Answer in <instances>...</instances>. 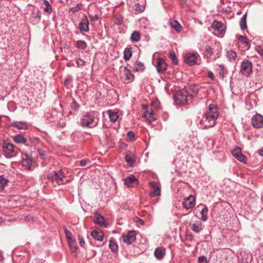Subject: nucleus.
<instances>
[{
	"instance_id": "1",
	"label": "nucleus",
	"mask_w": 263,
	"mask_h": 263,
	"mask_svg": "<svg viewBox=\"0 0 263 263\" xmlns=\"http://www.w3.org/2000/svg\"><path fill=\"white\" fill-rule=\"evenodd\" d=\"M218 116L217 108L214 104H210L208 109L204 112L199 123L202 125L203 129H207L213 127L216 122Z\"/></svg>"
},
{
	"instance_id": "2",
	"label": "nucleus",
	"mask_w": 263,
	"mask_h": 263,
	"mask_svg": "<svg viewBox=\"0 0 263 263\" xmlns=\"http://www.w3.org/2000/svg\"><path fill=\"white\" fill-rule=\"evenodd\" d=\"M99 112L91 111L85 113L80 119V124L83 127L94 128L97 127L100 121Z\"/></svg>"
},
{
	"instance_id": "3",
	"label": "nucleus",
	"mask_w": 263,
	"mask_h": 263,
	"mask_svg": "<svg viewBox=\"0 0 263 263\" xmlns=\"http://www.w3.org/2000/svg\"><path fill=\"white\" fill-rule=\"evenodd\" d=\"M252 64L248 60L241 62L240 71L242 75L248 77L252 71Z\"/></svg>"
},
{
	"instance_id": "4",
	"label": "nucleus",
	"mask_w": 263,
	"mask_h": 263,
	"mask_svg": "<svg viewBox=\"0 0 263 263\" xmlns=\"http://www.w3.org/2000/svg\"><path fill=\"white\" fill-rule=\"evenodd\" d=\"M149 185L151 187V191L149 195L151 197L160 196L161 194L160 184L158 182H150Z\"/></svg>"
},
{
	"instance_id": "5",
	"label": "nucleus",
	"mask_w": 263,
	"mask_h": 263,
	"mask_svg": "<svg viewBox=\"0 0 263 263\" xmlns=\"http://www.w3.org/2000/svg\"><path fill=\"white\" fill-rule=\"evenodd\" d=\"M3 148L6 157L10 158L12 157V153L14 151V145L8 140H4Z\"/></svg>"
},
{
	"instance_id": "6",
	"label": "nucleus",
	"mask_w": 263,
	"mask_h": 263,
	"mask_svg": "<svg viewBox=\"0 0 263 263\" xmlns=\"http://www.w3.org/2000/svg\"><path fill=\"white\" fill-rule=\"evenodd\" d=\"M251 124L255 128L263 127V116L259 114L254 115L251 118Z\"/></svg>"
},
{
	"instance_id": "7",
	"label": "nucleus",
	"mask_w": 263,
	"mask_h": 263,
	"mask_svg": "<svg viewBox=\"0 0 263 263\" xmlns=\"http://www.w3.org/2000/svg\"><path fill=\"white\" fill-rule=\"evenodd\" d=\"M196 204V198L192 195H190L188 197L184 198L183 202V207L186 209H190L193 208Z\"/></svg>"
},
{
	"instance_id": "8",
	"label": "nucleus",
	"mask_w": 263,
	"mask_h": 263,
	"mask_svg": "<svg viewBox=\"0 0 263 263\" xmlns=\"http://www.w3.org/2000/svg\"><path fill=\"white\" fill-rule=\"evenodd\" d=\"M168 65L165 60L163 58L157 59V62L156 67L157 71L160 73H164L167 70Z\"/></svg>"
},
{
	"instance_id": "9",
	"label": "nucleus",
	"mask_w": 263,
	"mask_h": 263,
	"mask_svg": "<svg viewBox=\"0 0 263 263\" xmlns=\"http://www.w3.org/2000/svg\"><path fill=\"white\" fill-rule=\"evenodd\" d=\"M189 96H190V93L188 91L185 89H182L178 92L176 99L179 101L181 104H183L186 102Z\"/></svg>"
},
{
	"instance_id": "10",
	"label": "nucleus",
	"mask_w": 263,
	"mask_h": 263,
	"mask_svg": "<svg viewBox=\"0 0 263 263\" xmlns=\"http://www.w3.org/2000/svg\"><path fill=\"white\" fill-rule=\"evenodd\" d=\"M122 237L124 242L130 245L136 240V232L135 231H130L127 234L123 235Z\"/></svg>"
},
{
	"instance_id": "11",
	"label": "nucleus",
	"mask_w": 263,
	"mask_h": 263,
	"mask_svg": "<svg viewBox=\"0 0 263 263\" xmlns=\"http://www.w3.org/2000/svg\"><path fill=\"white\" fill-rule=\"evenodd\" d=\"M198 56L197 53H188L185 56V62L190 66L194 65L197 63Z\"/></svg>"
},
{
	"instance_id": "12",
	"label": "nucleus",
	"mask_w": 263,
	"mask_h": 263,
	"mask_svg": "<svg viewBox=\"0 0 263 263\" xmlns=\"http://www.w3.org/2000/svg\"><path fill=\"white\" fill-rule=\"evenodd\" d=\"M94 222L96 224L104 228H106L108 226V223L105 221L104 218L98 213H96L94 215Z\"/></svg>"
},
{
	"instance_id": "13",
	"label": "nucleus",
	"mask_w": 263,
	"mask_h": 263,
	"mask_svg": "<svg viewBox=\"0 0 263 263\" xmlns=\"http://www.w3.org/2000/svg\"><path fill=\"white\" fill-rule=\"evenodd\" d=\"M22 164L26 170H30L32 168V160L28 155H24L22 156Z\"/></svg>"
},
{
	"instance_id": "14",
	"label": "nucleus",
	"mask_w": 263,
	"mask_h": 263,
	"mask_svg": "<svg viewBox=\"0 0 263 263\" xmlns=\"http://www.w3.org/2000/svg\"><path fill=\"white\" fill-rule=\"evenodd\" d=\"M139 181L134 175H130L124 180V184L128 187H133L138 184Z\"/></svg>"
},
{
	"instance_id": "15",
	"label": "nucleus",
	"mask_w": 263,
	"mask_h": 263,
	"mask_svg": "<svg viewBox=\"0 0 263 263\" xmlns=\"http://www.w3.org/2000/svg\"><path fill=\"white\" fill-rule=\"evenodd\" d=\"M211 27L212 29L217 30L221 34L225 32V27L223 23L219 21H215L213 22Z\"/></svg>"
},
{
	"instance_id": "16",
	"label": "nucleus",
	"mask_w": 263,
	"mask_h": 263,
	"mask_svg": "<svg viewBox=\"0 0 263 263\" xmlns=\"http://www.w3.org/2000/svg\"><path fill=\"white\" fill-rule=\"evenodd\" d=\"M79 29L81 33L89 31V21L86 17L82 19L79 24Z\"/></svg>"
},
{
	"instance_id": "17",
	"label": "nucleus",
	"mask_w": 263,
	"mask_h": 263,
	"mask_svg": "<svg viewBox=\"0 0 263 263\" xmlns=\"http://www.w3.org/2000/svg\"><path fill=\"white\" fill-rule=\"evenodd\" d=\"M41 20V15L37 9H33L32 11L31 16L30 17V21L33 24L38 23Z\"/></svg>"
},
{
	"instance_id": "18",
	"label": "nucleus",
	"mask_w": 263,
	"mask_h": 263,
	"mask_svg": "<svg viewBox=\"0 0 263 263\" xmlns=\"http://www.w3.org/2000/svg\"><path fill=\"white\" fill-rule=\"evenodd\" d=\"M190 227L192 231L196 233H200L204 228L203 225L200 221H196L195 223H191Z\"/></svg>"
},
{
	"instance_id": "19",
	"label": "nucleus",
	"mask_w": 263,
	"mask_h": 263,
	"mask_svg": "<svg viewBox=\"0 0 263 263\" xmlns=\"http://www.w3.org/2000/svg\"><path fill=\"white\" fill-rule=\"evenodd\" d=\"M123 72L125 76V78H124V80L125 81H127V82H131L134 80V75L132 73L130 70L127 69L126 67L124 68Z\"/></svg>"
},
{
	"instance_id": "20",
	"label": "nucleus",
	"mask_w": 263,
	"mask_h": 263,
	"mask_svg": "<svg viewBox=\"0 0 263 263\" xmlns=\"http://www.w3.org/2000/svg\"><path fill=\"white\" fill-rule=\"evenodd\" d=\"M165 254V249L163 247L157 248L154 252L155 256L158 259L163 258Z\"/></svg>"
},
{
	"instance_id": "21",
	"label": "nucleus",
	"mask_w": 263,
	"mask_h": 263,
	"mask_svg": "<svg viewBox=\"0 0 263 263\" xmlns=\"http://www.w3.org/2000/svg\"><path fill=\"white\" fill-rule=\"evenodd\" d=\"M142 116L146 118L150 122L155 120L154 111L153 110H151L150 112L147 110L144 111L142 114Z\"/></svg>"
},
{
	"instance_id": "22",
	"label": "nucleus",
	"mask_w": 263,
	"mask_h": 263,
	"mask_svg": "<svg viewBox=\"0 0 263 263\" xmlns=\"http://www.w3.org/2000/svg\"><path fill=\"white\" fill-rule=\"evenodd\" d=\"M169 24L171 27L174 28L177 32H180L182 30V27L177 21L170 20Z\"/></svg>"
},
{
	"instance_id": "23",
	"label": "nucleus",
	"mask_w": 263,
	"mask_h": 263,
	"mask_svg": "<svg viewBox=\"0 0 263 263\" xmlns=\"http://www.w3.org/2000/svg\"><path fill=\"white\" fill-rule=\"evenodd\" d=\"M64 177V175L63 173L62 172L61 170L53 172L52 178L57 182H59L60 181H62Z\"/></svg>"
},
{
	"instance_id": "24",
	"label": "nucleus",
	"mask_w": 263,
	"mask_h": 263,
	"mask_svg": "<svg viewBox=\"0 0 263 263\" xmlns=\"http://www.w3.org/2000/svg\"><path fill=\"white\" fill-rule=\"evenodd\" d=\"M91 236L96 240L102 241L104 237V234L102 231H92Z\"/></svg>"
},
{
	"instance_id": "25",
	"label": "nucleus",
	"mask_w": 263,
	"mask_h": 263,
	"mask_svg": "<svg viewBox=\"0 0 263 263\" xmlns=\"http://www.w3.org/2000/svg\"><path fill=\"white\" fill-rule=\"evenodd\" d=\"M144 65L143 63L136 61L134 65L133 70L142 71L144 69Z\"/></svg>"
},
{
	"instance_id": "26",
	"label": "nucleus",
	"mask_w": 263,
	"mask_h": 263,
	"mask_svg": "<svg viewBox=\"0 0 263 263\" xmlns=\"http://www.w3.org/2000/svg\"><path fill=\"white\" fill-rule=\"evenodd\" d=\"M213 53V48L211 46L206 45L205 47V51L204 53V56L207 58L209 59L211 58Z\"/></svg>"
},
{
	"instance_id": "27",
	"label": "nucleus",
	"mask_w": 263,
	"mask_h": 263,
	"mask_svg": "<svg viewBox=\"0 0 263 263\" xmlns=\"http://www.w3.org/2000/svg\"><path fill=\"white\" fill-rule=\"evenodd\" d=\"M238 41L240 44L244 45L247 47V49H249L250 48V44L247 41L246 36L239 35L238 37Z\"/></svg>"
},
{
	"instance_id": "28",
	"label": "nucleus",
	"mask_w": 263,
	"mask_h": 263,
	"mask_svg": "<svg viewBox=\"0 0 263 263\" xmlns=\"http://www.w3.org/2000/svg\"><path fill=\"white\" fill-rule=\"evenodd\" d=\"M227 57L230 62L234 61L237 58V54L233 50H228L227 51Z\"/></svg>"
},
{
	"instance_id": "29",
	"label": "nucleus",
	"mask_w": 263,
	"mask_h": 263,
	"mask_svg": "<svg viewBox=\"0 0 263 263\" xmlns=\"http://www.w3.org/2000/svg\"><path fill=\"white\" fill-rule=\"evenodd\" d=\"M11 126L20 129H26L27 127L26 123L23 122H13L11 123Z\"/></svg>"
},
{
	"instance_id": "30",
	"label": "nucleus",
	"mask_w": 263,
	"mask_h": 263,
	"mask_svg": "<svg viewBox=\"0 0 263 263\" xmlns=\"http://www.w3.org/2000/svg\"><path fill=\"white\" fill-rule=\"evenodd\" d=\"M108 112L110 121L115 122L119 118L118 113L111 110H109Z\"/></svg>"
},
{
	"instance_id": "31",
	"label": "nucleus",
	"mask_w": 263,
	"mask_h": 263,
	"mask_svg": "<svg viewBox=\"0 0 263 263\" xmlns=\"http://www.w3.org/2000/svg\"><path fill=\"white\" fill-rule=\"evenodd\" d=\"M247 13H246L242 16V17L240 19V22H239V25H240V28L242 30H245L247 28Z\"/></svg>"
},
{
	"instance_id": "32",
	"label": "nucleus",
	"mask_w": 263,
	"mask_h": 263,
	"mask_svg": "<svg viewBox=\"0 0 263 263\" xmlns=\"http://www.w3.org/2000/svg\"><path fill=\"white\" fill-rule=\"evenodd\" d=\"M132 48H126L124 51V59L125 61H128L132 56Z\"/></svg>"
},
{
	"instance_id": "33",
	"label": "nucleus",
	"mask_w": 263,
	"mask_h": 263,
	"mask_svg": "<svg viewBox=\"0 0 263 263\" xmlns=\"http://www.w3.org/2000/svg\"><path fill=\"white\" fill-rule=\"evenodd\" d=\"M141 38L140 33L139 32L135 31H134L130 36V40L132 42H137L140 41Z\"/></svg>"
},
{
	"instance_id": "34",
	"label": "nucleus",
	"mask_w": 263,
	"mask_h": 263,
	"mask_svg": "<svg viewBox=\"0 0 263 263\" xmlns=\"http://www.w3.org/2000/svg\"><path fill=\"white\" fill-rule=\"evenodd\" d=\"M13 140L17 143H25L26 142V139L20 134L14 136Z\"/></svg>"
},
{
	"instance_id": "35",
	"label": "nucleus",
	"mask_w": 263,
	"mask_h": 263,
	"mask_svg": "<svg viewBox=\"0 0 263 263\" xmlns=\"http://www.w3.org/2000/svg\"><path fill=\"white\" fill-rule=\"evenodd\" d=\"M68 244L71 248L72 252H74L77 249V245L74 239H71L67 240Z\"/></svg>"
},
{
	"instance_id": "36",
	"label": "nucleus",
	"mask_w": 263,
	"mask_h": 263,
	"mask_svg": "<svg viewBox=\"0 0 263 263\" xmlns=\"http://www.w3.org/2000/svg\"><path fill=\"white\" fill-rule=\"evenodd\" d=\"M208 212V208L205 205L201 211V219L203 221H206L208 220L207 213Z\"/></svg>"
},
{
	"instance_id": "37",
	"label": "nucleus",
	"mask_w": 263,
	"mask_h": 263,
	"mask_svg": "<svg viewBox=\"0 0 263 263\" xmlns=\"http://www.w3.org/2000/svg\"><path fill=\"white\" fill-rule=\"evenodd\" d=\"M76 46L77 48L80 49H85L87 48V45L85 41L79 40L76 42Z\"/></svg>"
},
{
	"instance_id": "38",
	"label": "nucleus",
	"mask_w": 263,
	"mask_h": 263,
	"mask_svg": "<svg viewBox=\"0 0 263 263\" xmlns=\"http://www.w3.org/2000/svg\"><path fill=\"white\" fill-rule=\"evenodd\" d=\"M43 3L45 5L43 11L45 13H51L52 11V7L47 0H43Z\"/></svg>"
},
{
	"instance_id": "39",
	"label": "nucleus",
	"mask_w": 263,
	"mask_h": 263,
	"mask_svg": "<svg viewBox=\"0 0 263 263\" xmlns=\"http://www.w3.org/2000/svg\"><path fill=\"white\" fill-rule=\"evenodd\" d=\"M241 151V148L240 147L236 146L235 148L232 151L231 153L233 156L235 158H237V157H238V155L242 153Z\"/></svg>"
},
{
	"instance_id": "40",
	"label": "nucleus",
	"mask_w": 263,
	"mask_h": 263,
	"mask_svg": "<svg viewBox=\"0 0 263 263\" xmlns=\"http://www.w3.org/2000/svg\"><path fill=\"white\" fill-rule=\"evenodd\" d=\"M189 90L190 96L193 97L197 94L198 88L196 85H190Z\"/></svg>"
},
{
	"instance_id": "41",
	"label": "nucleus",
	"mask_w": 263,
	"mask_h": 263,
	"mask_svg": "<svg viewBox=\"0 0 263 263\" xmlns=\"http://www.w3.org/2000/svg\"><path fill=\"white\" fill-rule=\"evenodd\" d=\"M133 9L137 13H140L144 11V7L142 5L138 3L135 4L133 6Z\"/></svg>"
},
{
	"instance_id": "42",
	"label": "nucleus",
	"mask_w": 263,
	"mask_h": 263,
	"mask_svg": "<svg viewBox=\"0 0 263 263\" xmlns=\"http://www.w3.org/2000/svg\"><path fill=\"white\" fill-rule=\"evenodd\" d=\"M8 182L7 179L4 177V176H0V190H3Z\"/></svg>"
},
{
	"instance_id": "43",
	"label": "nucleus",
	"mask_w": 263,
	"mask_h": 263,
	"mask_svg": "<svg viewBox=\"0 0 263 263\" xmlns=\"http://www.w3.org/2000/svg\"><path fill=\"white\" fill-rule=\"evenodd\" d=\"M168 57L172 60L173 63L175 65L178 64V59L177 58L174 51L170 52L168 54Z\"/></svg>"
},
{
	"instance_id": "44",
	"label": "nucleus",
	"mask_w": 263,
	"mask_h": 263,
	"mask_svg": "<svg viewBox=\"0 0 263 263\" xmlns=\"http://www.w3.org/2000/svg\"><path fill=\"white\" fill-rule=\"evenodd\" d=\"M109 247L114 252H117L118 250V246L113 241L110 240Z\"/></svg>"
},
{
	"instance_id": "45",
	"label": "nucleus",
	"mask_w": 263,
	"mask_h": 263,
	"mask_svg": "<svg viewBox=\"0 0 263 263\" xmlns=\"http://www.w3.org/2000/svg\"><path fill=\"white\" fill-rule=\"evenodd\" d=\"M125 159V161L130 164H133L135 162L134 156L130 154H126Z\"/></svg>"
},
{
	"instance_id": "46",
	"label": "nucleus",
	"mask_w": 263,
	"mask_h": 263,
	"mask_svg": "<svg viewBox=\"0 0 263 263\" xmlns=\"http://www.w3.org/2000/svg\"><path fill=\"white\" fill-rule=\"evenodd\" d=\"M235 159H236L238 161L244 164H246L247 163V158L245 155H243L242 153L238 155V157L235 158Z\"/></svg>"
},
{
	"instance_id": "47",
	"label": "nucleus",
	"mask_w": 263,
	"mask_h": 263,
	"mask_svg": "<svg viewBox=\"0 0 263 263\" xmlns=\"http://www.w3.org/2000/svg\"><path fill=\"white\" fill-rule=\"evenodd\" d=\"M255 50L261 56L263 59V46L256 45L254 47Z\"/></svg>"
},
{
	"instance_id": "48",
	"label": "nucleus",
	"mask_w": 263,
	"mask_h": 263,
	"mask_svg": "<svg viewBox=\"0 0 263 263\" xmlns=\"http://www.w3.org/2000/svg\"><path fill=\"white\" fill-rule=\"evenodd\" d=\"M70 107L74 110H78L80 108V105L73 99L72 103L70 104Z\"/></svg>"
},
{
	"instance_id": "49",
	"label": "nucleus",
	"mask_w": 263,
	"mask_h": 263,
	"mask_svg": "<svg viewBox=\"0 0 263 263\" xmlns=\"http://www.w3.org/2000/svg\"><path fill=\"white\" fill-rule=\"evenodd\" d=\"M159 102L157 101H154L152 104H151V110H153L154 111H155V110H156L157 109V107L159 106Z\"/></svg>"
},
{
	"instance_id": "50",
	"label": "nucleus",
	"mask_w": 263,
	"mask_h": 263,
	"mask_svg": "<svg viewBox=\"0 0 263 263\" xmlns=\"http://www.w3.org/2000/svg\"><path fill=\"white\" fill-rule=\"evenodd\" d=\"M186 239L190 241H193L194 239V235L190 232H186Z\"/></svg>"
},
{
	"instance_id": "51",
	"label": "nucleus",
	"mask_w": 263,
	"mask_h": 263,
	"mask_svg": "<svg viewBox=\"0 0 263 263\" xmlns=\"http://www.w3.org/2000/svg\"><path fill=\"white\" fill-rule=\"evenodd\" d=\"M198 263H208L206 257L200 256L198 257Z\"/></svg>"
},
{
	"instance_id": "52",
	"label": "nucleus",
	"mask_w": 263,
	"mask_h": 263,
	"mask_svg": "<svg viewBox=\"0 0 263 263\" xmlns=\"http://www.w3.org/2000/svg\"><path fill=\"white\" fill-rule=\"evenodd\" d=\"M76 63H77V66L80 67V66H82L84 65L85 62L83 60H82L81 59H78L77 60Z\"/></svg>"
},
{
	"instance_id": "53",
	"label": "nucleus",
	"mask_w": 263,
	"mask_h": 263,
	"mask_svg": "<svg viewBox=\"0 0 263 263\" xmlns=\"http://www.w3.org/2000/svg\"><path fill=\"white\" fill-rule=\"evenodd\" d=\"M65 234H66V236L67 240L72 239V234L69 231H68L67 229H65Z\"/></svg>"
},
{
	"instance_id": "54",
	"label": "nucleus",
	"mask_w": 263,
	"mask_h": 263,
	"mask_svg": "<svg viewBox=\"0 0 263 263\" xmlns=\"http://www.w3.org/2000/svg\"><path fill=\"white\" fill-rule=\"evenodd\" d=\"M82 6L81 4H78L77 6L73 7L70 8V10L72 12H77L80 9V7Z\"/></svg>"
},
{
	"instance_id": "55",
	"label": "nucleus",
	"mask_w": 263,
	"mask_h": 263,
	"mask_svg": "<svg viewBox=\"0 0 263 263\" xmlns=\"http://www.w3.org/2000/svg\"><path fill=\"white\" fill-rule=\"evenodd\" d=\"M78 240L79 242V244L81 247H83L85 245V241L84 240L83 238L80 235L78 236Z\"/></svg>"
},
{
	"instance_id": "56",
	"label": "nucleus",
	"mask_w": 263,
	"mask_h": 263,
	"mask_svg": "<svg viewBox=\"0 0 263 263\" xmlns=\"http://www.w3.org/2000/svg\"><path fill=\"white\" fill-rule=\"evenodd\" d=\"M37 152H38L39 155L41 157H42V158L43 159H44L45 156V155H46L45 152L44 150L42 149H39Z\"/></svg>"
},
{
	"instance_id": "57",
	"label": "nucleus",
	"mask_w": 263,
	"mask_h": 263,
	"mask_svg": "<svg viewBox=\"0 0 263 263\" xmlns=\"http://www.w3.org/2000/svg\"><path fill=\"white\" fill-rule=\"evenodd\" d=\"M123 21L121 17H118L116 18L115 23L118 25H120L122 24Z\"/></svg>"
},
{
	"instance_id": "58",
	"label": "nucleus",
	"mask_w": 263,
	"mask_h": 263,
	"mask_svg": "<svg viewBox=\"0 0 263 263\" xmlns=\"http://www.w3.org/2000/svg\"><path fill=\"white\" fill-rule=\"evenodd\" d=\"M127 136L128 138H129L130 139H133L134 137H135V134L132 131H129L127 133Z\"/></svg>"
},
{
	"instance_id": "59",
	"label": "nucleus",
	"mask_w": 263,
	"mask_h": 263,
	"mask_svg": "<svg viewBox=\"0 0 263 263\" xmlns=\"http://www.w3.org/2000/svg\"><path fill=\"white\" fill-rule=\"evenodd\" d=\"M71 81V78L70 77L67 78L64 80V84L65 85H68Z\"/></svg>"
},
{
	"instance_id": "60",
	"label": "nucleus",
	"mask_w": 263,
	"mask_h": 263,
	"mask_svg": "<svg viewBox=\"0 0 263 263\" xmlns=\"http://www.w3.org/2000/svg\"><path fill=\"white\" fill-rule=\"evenodd\" d=\"M90 18L91 20L93 22L97 21L99 18L98 16L96 14H95L94 15H90Z\"/></svg>"
},
{
	"instance_id": "61",
	"label": "nucleus",
	"mask_w": 263,
	"mask_h": 263,
	"mask_svg": "<svg viewBox=\"0 0 263 263\" xmlns=\"http://www.w3.org/2000/svg\"><path fill=\"white\" fill-rule=\"evenodd\" d=\"M208 77L211 79L212 80H213L214 79V75L212 72H209L208 73Z\"/></svg>"
},
{
	"instance_id": "62",
	"label": "nucleus",
	"mask_w": 263,
	"mask_h": 263,
	"mask_svg": "<svg viewBox=\"0 0 263 263\" xmlns=\"http://www.w3.org/2000/svg\"><path fill=\"white\" fill-rule=\"evenodd\" d=\"M80 165L81 166H85L86 165V160H81Z\"/></svg>"
},
{
	"instance_id": "63",
	"label": "nucleus",
	"mask_w": 263,
	"mask_h": 263,
	"mask_svg": "<svg viewBox=\"0 0 263 263\" xmlns=\"http://www.w3.org/2000/svg\"><path fill=\"white\" fill-rule=\"evenodd\" d=\"M135 221H136V222H140V223L141 224H143V221L142 219H140L139 218H138V217H136V220H135Z\"/></svg>"
},
{
	"instance_id": "64",
	"label": "nucleus",
	"mask_w": 263,
	"mask_h": 263,
	"mask_svg": "<svg viewBox=\"0 0 263 263\" xmlns=\"http://www.w3.org/2000/svg\"><path fill=\"white\" fill-rule=\"evenodd\" d=\"M258 153L260 156L263 157V147L258 150Z\"/></svg>"
}]
</instances>
